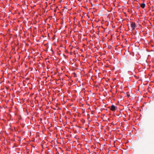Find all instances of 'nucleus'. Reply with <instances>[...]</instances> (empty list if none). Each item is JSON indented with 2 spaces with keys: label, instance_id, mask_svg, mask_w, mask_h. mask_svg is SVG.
<instances>
[{
  "label": "nucleus",
  "instance_id": "1a4fd4ad",
  "mask_svg": "<svg viewBox=\"0 0 154 154\" xmlns=\"http://www.w3.org/2000/svg\"><path fill=\"white\" fill-rule=\"evenodd\" d=\"M62 86V85H58V86Z\"/></svg>",
  "mask_w": 154,
  "mask_h": 154
},
{
  "label": "nucleus",
  "instance_id": "7ed1b4c3",
  "mask_svg": "<svg viewBox=\"0 0 154 154\" xmlns=\"http://www.w3.org/2000/svg\"><path fill=\"white\" fill-rule=\"evenodd\" d=\"M116 109L115 106L114 105H112L110 107V109L112 111H114Z\"/></svg>",
  "mask_w": 154,
  "mask_h": 154
},
{
  "label": "nucleus",
  "instance_id": "423d86ee",
  "mask_svg": "<svg viewBox=\"0 0 154 154\" xmlns=\"http://www.w3.org/2000/svg\"><path fill=\"white\" fill-rule=\"evenodd\" d=\"M55 37H56V36L55 35H54L53 37V38H53V40H54L55 38Z\"/></svg>",
  "mask_w": 154,
  "mask_h": 154
},
{
  "label": "nucleus",
  "instance_id": "0eeeda50",
  "mask_svg": "<svg viewBox=\"0 0 154 154\" xmlns=\"http://www.w3.org/2000/svg\"><path fill=\"white\" fill-rule=\"evenodd\" d=\"M56 11H57L56 9V10H54V12H56Z\"/></svg>",
  "mask_w": 154,
  "mask_h": 154
},
{
  "label": "nucleus",
  "instance_id": "ddd939ff",
  "mask_svg": "<svg viewBox=\"0 0 154 154\" xmlns=\"http://www.w3.org/2000/svg\"><path fill=\"white\" fill-rule=\"evenodd\" d=\"M58 109H60V108H58Z\"/></svg>",
  "mask_w": 154,
  "mask_h": 154
},
{
  "label": "nucleus",
  "instance_id": "9d476101",
  "mask_svg": "<svg viewBox=\"0 0 154 154\" xmlns=\"http://www.w3.org/2000/svg\"><path fill=\"white\" fill-rule=\"evenodd\" d=\"M58 70H59V72H60V69H59V68H58Z\"/></svg>",
  "mask_w": 154,
  "mask_h": 154
},
{
  "label": "nucleus",
  "instance_id": "f8f14e48",
  "mask_svg": "<svg viewBox=\"0 0 154 154\" xmlns=\"http://www.w3.org/2000/svg\"><path fill=\"white\" fill-rule=\"evenodd\" d=\"M59 79H58V81H59ZM59 82L58 81V82Z\"/></svg>",
  "mask_w": 154,
  "mask_h": 154
},
{
  "label": "nucleus",
  "instance_id": "6e6552de",
  "mask_svg": "<svg viewBox=\"0 0 154 154\" xmlns=\"http://www.w3.org/2000/svg\"><path fill=\"white\" fill-rule=\"evenodd\" d=\"M62 2V0H61V1H60V3H61Z\"/></svg>",
  "mask_w": 154,
  "mask_h": 154
},
{
  "label": "nucleus",
  "instance_id": "9b49d317",
  "mask_svg": "<svg viewBox=\"0 0 154 154\" xmlns=\"http://www.w3.org/2000/svg\"><path fill=\"white\" fill-rule=\"evenodd\" d=\"M59 148L61 149V148L60 147Z\"/></svg>",
  "mask_w": 154,
  "mask_h": 154
},
{
  "label": "nucleus",
  "instance_id": "20e7f679",
  "mask_svg": "<svg viewBox=\"0 0 154 154\" xmlns=\"http://www.w3.org/2000/svg\"><path fill=\"white\" fill-rule=\"evenodd\" d=\"M145 6V4L144 3H142L140 5V7L143 8H144Z\"/></svg>",
  "mask_w": 154,
  "mask_h": 154
},
{
  "label": "nucleus",
  "instance_id": "f03ea898",
  "mask_svg": "<svg viewBox=\"0 0 154 154\" xmlns=\"http://www.w3.org/2000/svg\"><path fill=\"white\" fill-rule=\"evenodd\" d=\"M136 26L135 23L132 22L131 24V27L132 30L134 29Z\"/></svg>",
  "mask_w": 154,
  "mask_h": 154
},
{
  "label": "nucleus",
  "instance_id": "f257e3e1",
  "mask_svg": "<svg viewBox=\"0 0 154 154\" xmlns=\"http://www.w3.org/2000/svg\"><path fill=\"white\" fill-rule=\"evenodd\" d=\"M52 143H54V148H55V149H56V150H57V140L56 139H55L53 142H52ZM53 144V143H52Z\"/></svg>",
  "mask_w": 154,
  "mask_h": 154
},
{
  "label": "nucleus",
  "instance_id": "39448f33",
  "mask_svg": "<svg viewBox=\"0 0 154 154\" xmlns=\"http://www.w3.org/2000/svg\"><path fill=\"white\" fill-rule=\"evenodd\" d=\"M60 70H62V72H59L58 71V74H59V73H63V68H60Z\"/></svg>",
  "mask_w": 154,
  "mask_h": 154
}]
</instances>
